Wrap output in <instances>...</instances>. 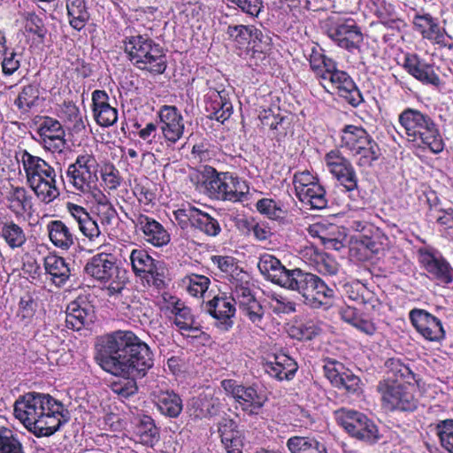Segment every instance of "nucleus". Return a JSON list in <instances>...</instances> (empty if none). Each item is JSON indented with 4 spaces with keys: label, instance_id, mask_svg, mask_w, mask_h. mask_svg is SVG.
Segmentation results:
<instances>
[{
    "label": "nucleus",
    "instance_id": "nucleus-1",
    "mask_svg": "<svg viewBox=\"0 0 453 453\" xmlns=\"http://www.w3.org/2000/svg\"><path fill=\"white\" fill-rule=\"evenodd\" d=\"M98 363L107 372L127 378L111 385L114 394L127 399L137 393L135 380L146 375L153 366V357L149 346L134 333L119 331L106 338Z\"/></svg>",
    "mask_w": 453,
    "mask_h": 453
},
{
    "label": "nucleus",
    "instance_id": "nucleus-2",
    "mask_svg": "<svg viewBox=\"0 0 453 453\" xmlns=\"http://www.w3.org/2000/svg\"><path fill=\"white\" fill-rule=\"evenodd\" d=\"M15 418L37 437L50 436L68 420L62 403L48 394L29 392L13 405Z\"/></svg>",
    "mask_w": 453,
    "mask_h": 453
},
{
    "label": "nucleus",
    "instance_id": "nucleus-3",
    "mask_svg": "<svg viewBox=\"0 0 453 453\" xmlns=\"http://www.w3.org/2000/svg\"><path fill=\"white\" fill-rule=\"evenodd\" d=\"M406 139L415 146L440 153L444 142L434 120L426 113L414 108L404 109L398 116Z\"/></svg>",
    "mask_w": 453,
    "mask_h": 453
},
{
    "label": "nucleus",
    "instance_id": "nucleus-4",
    "mask_svg": "<svg viewBox=\"0 0 453 453\" xmlns=\"http://www.w3.org/2000/svg\"><path fill=\"white\" fill-rule=\"evenodd\" d=\"M123 48L136 68L152 74H161L165 71L167 61L163 48L147 35H126Z\"/></svg>",
    "mask_w": 453,
    "mask_h": 453
},
{
    "label": "nucleus",
    "instance_id": "nucleus-5",
    "mask_svg": "<svg viewBox=\"0 0 453 453\" xmlns=\"http://www.w3.org/2000/svg\"><path fill=\"white\" fill-rule=\"evenodd\" d=\"M19 160L22 163L27 181L38 199L44 203H50L58 197L60 192L57 186V173L51 165L27 150L19 153Z\"/></svg>",
    "mask_w": 453,
    "mask_h": 453
},
{
    "label": "nucleus",
    "instance_id": "nucleus-6",
    "mask_svg": "<svg viewBox=\"0 0 453 453\" xmlns=\"http://www.w3.org/2000/svg\"><path fill=\"white\" fill-rule=\"evenodd\" d=\"M281 287L297 291L304 303L313 309H327L334 296V289L319 277L299 268L288 271Z\"/></svg>",
    "mask_w": 453,
    "mask_h": 453
},
{
    "label": "nucleus",
    "instance_id": "nucleus-7",
    "mask_svg": "<svg viewBox=\"0 0 453 453\" xmlns=\"http://www.w3.org/2000/svg\"><path fill=\"white\" fill-rule=\"evenodd\" d=\"M98 163L92 153L79 154L75 161L66 171V178L73 188L82 194L90 193L95 206H102L110 203L109 198L96 188L98 180Z\"/></svg>",
    "mask_w": 453,
    "mask_h": 453
},
{
    "label": "nucleus",
    "instance_id": "nucleus-8",
    "mask_svg": "<svg viewBox=\"0 0 453 453\" xmlns=\"http://www.w3.org/2000/svg\"><path fill=\"white\" fill-rule=\"evenodd\" d=\"M231 300L238 303L241 311L256 326L261 328L265 311L251 288L250 276L242 271L231 275Z\"/></svg>",
    "mask_w": 453,
    "mask_h": 453
},
{
    "label": "nucleus",
    "instance_id": "nucleus-9",
    "mask_svg": "<svg viewBox=\"0 0 453 453\" xmlns=\"http://www.w3.org/2000/svg\"><path fill=\"white\" fill-rule=\"evenodd\" d=\"M377 391L380 395L382 406L388 411H414L418 408V400L412 382L387 378L379 381Z\"/></svg>",
    "mask_w": 453,
    "mask_h": 453
},
{
    "label": "nucleus",
    "instance_id": "nucleus-10",
    "mask_svg": "<svg viewBox=\"0 0 453 453\" xmlns=\"http://www.w3.org/2000/svg\"><path fill=\"white\" fill-rule=\"evenodd\" d=\"M205 190L210 197L232 203L243 201L250 188L245 180L230 173H216L203 180Z\"/></svg>",
    "mask_w": 453,
    "mask_h": 453
},
{
    "label": "nucleus",
    "instance_id": "nucleus-11",
    "mask_svg": "<svg viewBox=\"0 0 453 453\" xmlns=\"http://www.w3.org/2000/svg\"><path fill=\"white\" fill-rule=\"evenodd\" d=\"M336 419L350 436L367 444H374L380 438L375 423L362 412L342 408L336 411Z\"/></svg>",
    "mask_w": 453,
    "mask_h": 453
},
{
    "label": "nucleus",
    "instance_id": "nucleus-12",
    "mask_svg": "<svg viewBox=\"0 0 453 453\" xmlns=\"http://www.w3.org/2000/svg\"><path fill=\"white\" fill-rule=\"evenodd\" d=\"M85 272L94 279L108 284L111 293H119L125 281L119 277V269L110 254L94 256L86 265Z\"/></svg>",
    "mask_w": 453,
    "mask_h": 453
},
{
    "label": "nucleus",
    "instance_id": "nucleus-13",
    "mask_svg": "<svg viewBox=\"0 0 453 453\" xmlns=\"http://www.w3.org/2000/svg\"><path fill=\"white\" fill-rule=\"evenodd\" d=\"M320 84L327 90H334L340 96L343 97L354 107L358 106L363 97L351 77L343 71L337 68L336 63L334 68L328 70L320 80Z\"/></svg>",
    "mask_w": 453,
    "mask_h": 453
},
{
    "label": "nucleus",
    "instance_id": "nucleus-14",
    "mask_svg": "<svg viewBox=\"0 0 453 453\" xmlns=\"http://www.w3.org/2000/svg\"><path fill=\"white\" fill-rule=\"evenodd\" d=\"M320 84L327 90H334L340 96L343 97L354 107L358 106L363 97L351 77L343 71L337 68L336 63L334 68L328 70L320 80Z\"/></svg>",
    "mask_w": 453,
    "mask_h": 453
},
{
    "label": "nucleus",
    "instance_id": "nucleus-15",
    "mask_svg": "<svg viewBox=\"0 0 453 453\" xmlns=\"http://www.w3.org/2000/svg\"><path fill=\"white\" fill-rule=\"evenodd\" d=\"M221 387L225 393L233 397L242 411L256 414L265 403L263 395L252 386H244L235 380H223Z\"/></svg>",
    "mask_w": 453,
    "mask_h": 453
},
{
    "label": "nucleus",
    "instance_id": "nucleus-16",
    "mask_svg": "<svg viewBox=\"0 0 453 453\" xmlns=\"http://www.w3.org/2000/svg\"><path fill=\"white\" fill-rule=\"evenodd\" d=\"M132 269L136 276L146 280L148 285L157 288L164 286L163 273L159 272L161 263L152 258L143 249H134L130 255Z\"/></svg>",
    "mask_w": 453,
    "mask_h": 453
},
{
    "label": "nucleus",
    "instance_id": "nucleus-17",
    "mask_svg": "<svg viewBox=\"0 0 453 453\" xmlns=\"http://www.w3.org/2000/svg\"><path fill=\"white\" fill-rule=\"evenodd\" d=\"M329 172L338 183L347 191L357 188L358 178L349 159L344 157L339 150H331L325 157Z\"/></svg>",
    "mask_w": 453,
    "mask_h": 453
},
{
    "label": "nucleus",
    "instance_id": "nucleus-18",
    "mask_svg": "<svg viewBox=\"0 0 453 453\" xmlns=\"http://www.w3.org/2000/svg\"><path fill=\"white\" fill-rule=\"evenodd\" d=\"M410 320L415 329L426 340L440 342L445 337L441 320L426 310L413 309L409 313Z\"/></svg>",
    "mask_w": 453,
    "mask_h": 453
},
{
    "label": "nucleus",
    "instance_id": "nucleus-19",
    "mask_svg": "<svg viewBox=\"0 0 453 453\" xmlns=\"http://www.w3.org/2000/svg\"><path fill=\"white\" fill-rule=\"evenodd\" d=\"M418 261L431 280L440 284H449L453 280L452 268L440 254L427 250H419Z\"/></svg>",
    "mask_w": 453,
    "mask_h": 453
},
{
    "label": "nucleus",
    "instance_id": "nucleus-20",
    "mask_svg": "<svg viewBox=\"0 0 453 453\" xmlns=\"http://www.w3.org/2000/svg\"><path fill=\"white\" fill-rule=\"evenodd\" d=\"M160 130L165 140L174 144L180 140L184 134V119L177 109L173 105H164L159 111Z\"/></svg>",
    "mask_w": 453,
    "mask_h": 453
},
{
    "label": "nucleus",
    "instance_id": "nucleus-21",
    "mask_svg": "<svg viewBox=\"0 0 453 453\" xmlns=\"http://www.w3.org/2000/svg\"><path fill=\"white\" fill-rule=\"evenodd\" d=\"M175 214L177 219H188L191 226L208 236H217L221 231L218 219L191 204L183 205Z\"/></svg>",
    "mask_w": 453,
    "mask_h": 453
},
{
    "label": "nucleus",
    "instance_id": "nucleus-22",
    "mask_svg": "<svg viewBox=\"0 0 453 453\" xmlns=\"http://www.w3.org/2000/svg\"><path fill=\"white\" fill-rule=\"evenodd\" d=\"M328 37L339 47L352 50L358 48L363 35L353 20L337 23L327 29Z\"/></svg>",
    "mask_w": 453,
    "mask_h": 453
},
{
    "label": "nucleus",
    "instance_id": "nucleus-23",
    "mask_svg": "<svg viewBox=\"0 0 453 453\" xmlns=\"http://www.w3.org/2000/svg\"><path fill=\"white\" fill-rule=\"evenodd\" d=\"M403 68L409 74L423 84L438 86L441 82L438 74L434 72V66L416 54L405 55Z\"/></svg>",
    "mask_w": 453,
    "mask_h": 453
},
{
    "label": "nucleus",
    "instance_id": "nucleus-24",
    "mask_svg": "<svg viewBox=\"0 0 453 453\" xmlns=\"http://www.w3.org/2000/svg\"><path fill=\"white\" fill-rule=\"evenodd\" d=\"M205 104L209 117L212 119L223 123L232 115L233 105L225 89L210 88L206 95Z\"/></svg>",
    "mask_w": 453,
    "mask_h": 453
},
{
    "label": "nucleus",
    "instance_id": "nucleus-25",
    "mask_svg": "<svg viewBox=\"0 0 453 453\" xmlns=\"http://www.w3.org/2000/svg\"><path fill=\"white\" fill-rule=\"evenodd\" d=\"M206 311L219 322L223 330H228L233 326L232 318L235 314V307L231 298L214 296L205 304Z\"/></svg>",
    "mask_w": 453,
    "mask_h": 453
},
{
    "label": "nucleus",
    "instance_id": "nucleus-26",
    "mask_svg": "<svg viewBox=\"0 0 453 453\" xmlns=\"http://www.w3.org/2000/svg\"><path fill=\"white\" fill-rule=\"evenodd\" d=\"M94 118L101 127H110L118 119L117 109L109 103V96L104 90L96 89L92 93Z\"/></svg>",
    "mask_w": 453,
    "mask_h": 453
},
{
    "label": "nucleus",
    "instance_id": "nucleus-27",
    "mask_svg": "<svg viewBox=\"0 0 453 453\" xmlns=\"http://www.w3.org/2000/svg\"><path fill=\"white\" fill-rule=\"evenodd\" d=\"M136 224L142 231L146 241L153 246L161 247L170 242V234L168 232L154 219L144 214H140L136 218Z\"/></svg>",
    "mask_w": 453,
    "mask_h": 453
},
{
    "label": "nucleus",
    "instance_id": "nucleus-28",
    "mask_svg": "<svg viewBox=\"0 0 453 453\" xmlns=\"http://www.w3.org/2000/svg\"><path fill=\"white\" fill-rule=\"evenodd\" d=\"M265 372L280 381L291 380L296 370L297 365L294 359L286 355H277L273 361H266L264 365Z\"/></svg>",
    "mask_w": 453,
    "mask_h": 453
},
{
    "label": "nucleus",
    "instance_id": "nucleus-29",
    "mask_svg": "<svg viewBox=\"0 0 453 453\" xmlns=\"http://www.w3.org/2000/svg\"><path fill=\"white\" fill-rule=\"evenodd\" d=\"M47 232L52 244L63 250H68L75 242L71 228L62 220H51L47 225Z\"/></svg>",
    "mask_w": 453,
    "mask_h": 453
},
{
    "label": "nucleus",
    "instance_id": "nucleus-30",
    "mask_svg": "<svg viewBox=\"0 0 453 453\" xmlns=\"http://www.w3.org/2000/svg\"><path fill=\"white\" fill-rule=\"evenodd\" d=\"M43 265L50 281L57 287H63L71 276L69 265L62 257L49 255Z\"/></svg>",
    "mask_w": 453,
    "mask_h": 453
},
{
    "label": "nucleus",
    "instance_id": "nucleus-31",
    "mask_svg": "<svg viewBox=\"0 0 453 453\" xmlns=\"http://www.w3.org/2000/svg\"><path fill=\"white\" fill-rule=\"evenodd\" d=\"M0 238L12 250L22 248L27 240L23 226L9 219H0Z\"/></svg>",
    "mask_w": 453,
    "mask_h": 453
},
{
    "label": "nucleus",
    "instance_id": "nucleus-32",
    "mask_svg": "<svg viewBox=\"0 0 453 453\" xmlns=\"http://www.w3.org/2000/svg\"><path fill=\"white\" fill-rule=\"evenodd\" d=\"M371 137L372 136L364 127L360 126L347 125L341 132V146L352 154L358 150L359 147L366 144V141Z\"/></svg>",
    "mask_w": 453,
    "mask_h": 453
},
{
    "label": "nucleus",
    "instance_id": "nucleus-33",
    "mask_svg": "<svg viewBox=\"0 0 453 453\" xmlns=\"http://www.w3.org/2000/svg\"><path fill=\"white\" fill-rule=\"evenodd\" d=\"M258 269L272 282L282 286L289 270L286 269L275 257L265 254L260 257Z\"/></svg>",
    "mask_w": 453,
    "mask_h": 453
},
{
    "label": "nucleus",
    "instance_id": "nucleus-34",
    "mask_svg": "<svg viewBox=\"0 0 453 453\" xmlns=\"http://www.w3.org/2000/svg\"><path fill=\"white\" fill-rule=\"evenodd\" d=\"M171 313L174 316V324L185 332H198L201 326L191 313L190 308L177 300L173 303Z\"/></svg>",
    "mask_w": 453,
    "mask_h": 453
},
{
    "label": "nucleus",
    "instance_id": "nucleus-35",
    "mask_svg": "<svg viewBox=\"0 0 453 453\" xmlns=\"http://www.w3.org/2000/svg\"><path fill=\"white\" fill-rule=\"evenodd\" d=\"M287 446L291 453H328L323 442L311 436H292Z\"/></svg>",
    "mask_w": 453,
    "mask_h": 453
},
{
    "label": "nucleus",
    "instance_id": "nucleus-36",
    "mask_svg": "<svg viewBox=\"0 0 453 453\" xmlns=\"http://www.w3.org/2000/svg\"><path fill=\"white\" fill-rule=\"evenodd\" d=\"M298 199L311 209L322 210L327 205L326 193L324 187L319 182L308 187L296 195Z\"/></svg>",
    "mask_w": 453,
    "mask_h": 453
},
{
    "label": "nucleus",
    "instance_id": "nucleus-37",
    "mask_svg": "<svg viewBox=\"0 0 453 453\" xmlns=\"http://www.w3.org/2000/svg\"><path fill=\"white\" fill-rule=\"evenodd\" d=\"M66 10L70 26L81 31L89 19L85 0H66Z\"/></svg>",
    "mask_w": 453,
    "mask_h": 453
},
{
    "label": "nucleus",
    "instance_id": "nucleus-38",
    "mask_svg": "<svg viewBox=\"0 0 453 453\" xmlns=\"http://www.w3.org/2000/svg\"><path fill=\"white\" fill-rule=\"evenodd\" d=\"M93 316L87 307H82L78 302H72L66 309L65 322L69 328L81 330L89 321H92Z\"/></svg>",
    "mask_w": 453,
    "mask_h": 453
},
{
    "label": "nucleus",
    "instance_id": "nucleus-39",
    "mask_svg": "<svg viewBox=\"0 0 453 453\" xmlns=\"http://www.w3.org/2000/svg\"><path fill=\"white\" fill-rule=\"evenodd\" d=\"M306 255H310L311 265L324 275H334L339 267L336 261L326 253L319 252L316 249L311 248L306 250Z\"/></svg>",
    "mask_w": 453,
    "mask_h": 453
},
{
    "label": "nucleus",
    "instance_id": "nucleus-40",
    "mask_svg": "<svg viewBox=\"0 0 453 453\" xmlns=\"http://www.w3.org/2000/svg\"><path fill=\"white\" fill-rule=\"evenodd\" d=\"M365 143L367 144L362 145L351 154L356 158L357 165L364 168L372 166V163L378 160L381 155L380 149L372 137Z\"/></svg>",
    "mask_w": 453,
    "mask_h": 453
},
{
    "label": "nucleus",
    "instance_id": "nucleus-41",
    "mask_svg": "<svg viewBox=\"0 0 453 453\" xmlns=\"http://www.w3.org/2000/svg\"><path fill=\"white\" fill-rule=\"evenodd\" d=\"M226 34L230 38L234 39L240 44H244L250 42V41H253L254 42L257 41L262 42L263 40L262 31L254 27L253 26H228Z\"/></svg>",
    "mask_w": 453,
    "mask_h": 453
},
{
    "label": "nucleus",
    "instance_id": "nucleus-42",
    "mask_svg": "<svg viewBox=\"0 0 453 453\" xmlns=\"http://www.w3.org/2000/svg\"><path fill=\"white\" fill-rule=\"evenodd\" d=\"M157 407L164 415L176 418L182 411V401L173 392H164L158 398Z\"/></svg>",
    "mask_w": 453,
    "mask_h": 453
},
{
    "label": "nucleus",
    "instance_id": "nucleus-43",
    "mask_svg": "<svg viewBox=\"0 0 453 453\" xmlns=\"http://www.w3.org/2000/svg\"><path fill=\"white\" fill-rule=\"evenodd\" d=\"M311 69L316 77L321 80L328 70L334 68L335 63L332 58L326 57L319 50L313 48L309 57Z\"/></svg>",
    "mask_w": 453,
    "mask_h": 453
},
{
    "label": "nucleus",
    "instance_id": "nucleus-44",
    "mask_svg": "<svg viewBox=\"0 0 453 453\" xmlns=\"http://www.w3.org/2000/svg\"><path fill=\"white\" fill-rule=\"evenodd\" d=\"M157 126L150 122L146 126L140 129L138 135L142 141H139L141 146L146 145L148 150H155L157 152L161 151L162 142H159V136L157 135Z\"/></svg>",
    "mask_w": 453,
    "mask_h": 453
},
{
    "label": "nucleus",
    "instance_id": "nucleus-45",
    "mask_svg": "<svg viewBox=\"0 0 453 453\" xmlns=\"http://www.w3.org/2000/svg\"><path fill=\"white\" fill-rule=\"evenodd\" d=\"M312 237H318L322 243L330 241L335 235H342L338 226L327 222H317L308 227Z\"/></svg>",
    "mask_w": 453,
    "mask_h": 453
},
{
    "label": "nucleus",
    "instance_id": "nucleus-46",
    "mask_svg": "<svg viewBox=\"0 0 453 453\" xmlns=\"http://www.w3.org/2000/svg\"><path fill=\"white\" fill-rule=\"evenodd\" d=\"M40 92L35 85L25 86L19 94L14 104L21 111H27L37 104Z\"/></svg>",
    "mask_w": 453,
    "mask_h": 453
},
{
    "label": "nucleus",
    "instance_id": "nucleus-47",
    "mask_svg": "<svg viewBox=\"0 0 453 453\" xmlns=\"http://www.w3.org/2000/svg\"><path fill=\"white\" fill-rule=\"evenodd\" d=\"M8 207L15 214H22L27 210V191L24 188H12L8 196Z\"/></svg>",
    "mask_w": 453,
    "mask_h": 453
},
{
    "label": "nucleus",
    "instance_id": "nucleus-48",
    "mask_svg": "<svg viewBox=\"0 0 453 453\" xmlns=\"http://www.w3.org/2000/svg\"><path fill=\"white\" fill-rule=\"evenodd\" d=\"M385 365L388 369V378H390V374L395 377V380L402 379L403 382H412L416 381L415 374L411 372V370L403 364L397 358H389L386 361Z\"/></svg>",
    "mask_w": 453,
    "mask_h": 453
},
{
    "label": "nucleus",
    "instance_id": "nucleus-49",
    "mask_svg": "<svg viewBox=\"0 0 453 453\" xmlns=\"http://www.w3.org/2000/svg\"><path fill=\"white\" fill-rule=\"evenodd\" d=\"M223 443L227 453H242V439L238 431L227 430L226 425L219 429Z\"/></svg>",
    "mask_w": 453,
    "mask_h": 453
},
{
    "label": "nucleus",
    "instance_id": "nucleus-50",
    "mask_svg": "<svg viewBox=\"0 0 453 453\" xmlns=\"http://www.w3.org/2000/svg\"><path fill=\"white\" fill-rule=\"evenodd\" d=\"M78 226L81 234L91 244L100 246L104 243V237L101 233L99 226L90 216L86 218L85 220Z\"/></svg>",
    "mask_w": 453,
    "mask_h": 453
},
{
    "label": "nucleus",
    "instance_id": "nucleus-51",
    "mask_svg": "<svg viewBox=\"0 0 453 453\" xmlns=\"http://www.w3.org/2000/svg\"><path fill=\"white\" fill-rule=\"evenodd\" d=\"M435 433L440 439L441 447L453 453V419H444L436 424Z\"/></svg>",
    "mask_w": 453,
    "mask_h": 453
},
{
    "label": "nucleus",
    "instance_id": "nucleus-52",
    "mask_svg": "<svg viewBox=\"0 0 453 453\" xmlns=\"http://www.w3.org/2000/svg\"><path fill=\"white\" fill-rule=\"evenodd\" d=\"M0 453H25L20 441L6 427H0Z\"/></svg>",
    "mask_w": 453,
    "mask_h": 453
},
{
    "label": "nucleus",
    "instance_id": "nucleus-53",
    "mask_svg": "<svg viewBox=\"0 0 453 453\" xmlns=\"http://www.w3.org/2000/svg\"><path fill=\"white\" fill-rule=\"evenodd\" d=\"M136 436L140 443L152 447L158 441V431L152 420L148 419L138 426Z\"/></svg>",
    "mask_w": 453,
    "mask_h": 453
},
{
    "label": "nucleus",
    "instance_id": "nucleus-54",
    "mask_svg": "<svg viewBox=\"0 0 453 453\" xmlns=\"http://www.w3.org/2000/svg\"><path fill=\"white\" fill-rule=\"evenodd\" d=\"M37 309V302L28 294L20 297L17 317L24 324L31 323Z\"/></svg>",
    "mask_w": 453,
    "mask_h": 453
},
{
    "label": "nucleus",
    "instance_id": "nucleus-55",
    "mask_svg": "<svg viewBox=\"0 0 453 453\" xmlns=\"http://www.w3.org/2000/svg\"><path fill=\"white\" fill-rule=\"evenodd\" d=\"M259 119L264 127H268L271 130L275 131L278 135L286 134V127L284 126L286 119L284 117L275 114L271 110H264L259 114Z\"/></svg>",
    "mask_w": 453,
    "mask_h": 453
},
{
    "label": "nucleus",
    "instance_id": "nucleus-56",
    "mask_svg": "<svg viewBox=\"0 0 453 453\" xmlns=\"http://www.w3.org/2000/svg\"><path fill=\"white\" fill-rule=\"evenodd\" d=\"M187 290L193 296L202 297L208 289L211 280L208 277L200 274H191L185 280Z\"/></svg>",
    "mask_w": 453,
    "mask_h": 453
},
{
    "label": "nucleus",
    "instance_id": "nucleus-57",
    "mask_svg": "<svg viewBox=\"0 0 453 453\" xmlns=\"http://www.w3.org/2000/svg\"><path fill=\"white\" fill-rule=\"evenodd\" d=\"M370 3L372 5L370 7L371 11L383 22L395 20L396 18V10L392 4L385 0H370Z\"/></svg>",
    "mask_w": 453,
    "mask_h": 453
},
{
    "label": "nucleus",
    "instance_id": "nucleus-58",
    "mask_svg": "<svg viewBox=\"0 0 453 453\" xmlns=\"http://www.w3.org/2000/svg\"><path fill=\"white\" fill-rule=\"evenodd\" d=\"M42 138H52L55 135H65L62 125L57 119L45 117L40 124L38 130Z\"/></svg>",
    "mask_w": 453,
    "mask_h": 453
},
{
    "label": "nucleus",
    "instance_id": "nucleus-59",
    "mask_svg": "<svg viewBox=\"0 0 453 453\" xmlns=\"http://www.w3.org/2000/svg\"><path fill=\"white\" fill-rule=\"evenodd\" d=\"M237 6L242 12L254 19L258 16L263 8L262 0H226Z\"/></svg>",
    "mask_w": 453,
    "mask_h": 453
},
{
    "label": "nucleus",
    "instance_id": "nucleus-60",
    "mask_svg": "<svg viewBox=\"0 0 453 453\" xmlns=\"http://www.w3.org/2000/svg\"><path fill=\"white\" fill-rule=\"evenodd\" d=\"M335 387L349 393H356L360 388V379L349 370L342 371Z\"/></svg>",
    "mask_w": 453,
    "mask_h": 453
},
{
    "label": "nucleus",
    "instance_id": "nucleus-61",
    "mask_svg": "<svg viewBox=\"0 0 453 453\" xmlns=\"http://www.w3.org/2000/svg\"><path fill=\"white\" fill-rule=\"evenodd\" d=\"M21 57L14 51H4L2 60V71L4 75L11 76L20 67Z\"/></svg>",
    "mask_w": 453,
    "mask_h": 453
},
{
    "label": "nucleus",
    "instance_id": "nucleus-62",
    "mask_svg": "<svg viewBox=\"0 0 453 453\" xmlns=\"http://www.w3.org/2000/svg\"><path fill=\"white\" fill-rule=\"evenodd\" d=\"M257 211L266 215L269 219H278L283 213L282 210L277 206V203L273 199L263 198L257 203Z\"/></svg>",
    "mask_w": 453,
    "mask_h": 453
},
{
    "label": "nucleus",
    "instance_id": "nucleus-63",
    "mask_svg": "<svg viewBox=\"0 0 453 453\" xmlns=\"http://www.w3.org/2000/svg\"><path fill=\"white\" fill-rule=\"evenodd\" d=\"M317 182H319L317 177L313 176L308 171L296 173L293 178V183L296 195L303 191L308 187H311V185H314Z\"/></svg>",
    "mask_w": 453,
    "mask_h": 453
},
{
    "label": "nucleus",
    "instance_id": "nucleus-64",
    "mask_svg": "<svg viewBox=\"0 0 453 453\" xmlns=\"http://www.w3.org/2000/svg\"><path fill=\"white\" fill-rule=\"evenodd\" d=\"M365 286L359 281L348 282L342 286L343 294L350 300L365 303Z\"/></svg>",
    "mask_w": 453,
    "mask_h": 453
}]
</instances>
